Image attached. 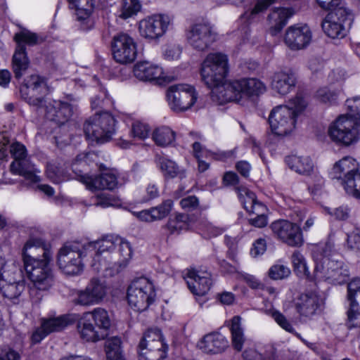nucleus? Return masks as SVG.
<instances>
[{
	"instance_id": "1",
	"label": "nucleus",
	"mask_w": 360,
	"mask_h": 360,
	"mask_svg": "<svg viewBox=\"0 0 360 360\" xmlns=\"http://www.w3.org/2000/svg\"><path fill=\"white\" fill-rule=\"evenodd\" d=\"M95 248L97 257L91 267L105 276L117 274L120 268L127 265L132 255L129 243L118 236H108L101 240L92 241L89 245V251Z\"/></svg>"
},
{
	"instance_id": "2",
	"label": "nucleus",
	"mask_w": 360,
	"mask_h": 360,
	"mask_svg": "<svg viewBox=\"0 0 360 360\" xmlns=\"http://www.w3.org/2000/svg\"><path fill=\"white\" fill-rule=\"evenodd\" d=\"M306 106L304 98L297 96L289 101L288 105L274 108L269 117L271 131L281 136L290 134L295 128L297 117Z\"/></svg>"
},
{
	"instance_id": "3",
	"label": "nucleus",
	"mask_w": 360,
	"mask_h": 360,
	"mask_svg": "<svg viewBox=\"0 0 360 360\" xmlns=\"http://www.w3.org/2000/svg\"><path fill=\"white\" fill-rule=\"evenodd\" d=\"M74 243L63 247L58 253V264L59 268L68 275H77L83 271L84 263L91 259V264L97 257L96 248L89 251V245Z\"/></svg>"
},
{
	"instance_id": "4",
	"label": "nucleus",
	"mask_w": 360,
	"mask_h": 360,
	"mask_svg": "<svg viewBox=\"0 0 360 360\" xmlns=\"http://www.w3.org/2000/svg\"><path fill=\"white\" fill-rule=\"evenodd\" d=\"M50 260L42 259L36 265L25 268L32 285L29 294L32 302H39L44 293L53 285L54 279L51 269L49 266Z\"/></svg>"
},
{
	"instance_id": "5",
	"label": "nucleus",
	"mask_w": 360,
	"mask_h": 360,
	"mask_svg": "<svg viewBox=\"0 0 360 360\" xmlns=\"http://www.w3.org/2000/svg\"><path fill=\"white\" fill-rule=\"evenodd\" d=\"M328 133L333 141L345 146L352 145L360 139V118L340 115L330 124Z\"/></svg>"
},
{
	"instance_id": "6",
	"label": "nucleus",
	"mask_w": 360,
	"mask_h": 360,
	"mask_svg": "<svg viewBox=\"0 0 360 360\" xmlns=\"http://www.w3.org/2000/svg\"><path fill=\"white\" fill-rule=\"evenodd\" d=\"M115 120L108 112L96 113L89 117L84 124L86 139L102 143L108 141L115 133Z\"/></svg>"
},
{
	"instance_id": "7",
	"label": "nucleus",
	"mask_w": 360,
	"mask_h": 360,
	"mask_svg": "<svg viewBox=\"0 0 360 360\" xmlns=\"http://www.w3.org/2000/svg\"><path fill=\"white\" fill-rule=\"evenodd\" d=\"M227 56L219 52L209 53L201 65L202 80L207 86L222 82L228 73Z\"/></svg>"
},
{
	"instance_id": "8",
	"label": "nucleus",
	"mask_w": 360,
	"mask_h": 360,
	"mask_svg": "<svg viewBox=\"0 0 360 360\" xmlns=\"http://www.w3.org/2000/svg\"><path fill=\"white\" fill-rule=\"evenodd\" d=\"M139 360H163L167 356V345L158 328H150L139 345Z\"/></svg>"
},
{
	"instance_id": "9",
	"label": "nucleus",
	"mask_w": 360,
	"mask_h": 360,
	"mask_svg": "<svg viewBox=\"0 0 360 360\" xmlns=\"http://www.w3.org/2000/svg\"><path fill=\"white\" fill-rule=\"evenodd\" d=\"M155 292L153 283L146 278L132 281L127 289L129 304L136 311H144L154 301Z\"/></svg>"
},
{
	"instance_id": "10",
	"label": "nucleus",
	"mask_w": 360,
	"mask_h": 360,
	"mask_svg": "<svg viewBox=\"0 0 360 360\" xmlns=\"http://www.w3.org/2000/svg\"><path fill=\"white\" fill-rule=\"evenodd\" d=\"M48 93L49 87L45 78L38 75L28 76L20 86L21 98L30 105L39 108L45 106V98Z\"/></svg>"
},
{
	"instance_id": "11",
	"label": "nucleus",
	"mask_w": 360,
	"mask_h": 360,
	"mask_svg": "<svg viewBox=\"0 0 360 360\" xmlns=\"http://www.w3.org/2000/svg\"><path fill=\"white\" fill-rule=\"evenodd\" d=\"M166 96L169 108L175 112H184L190 109L198 99L195 87L188 84L170 86L167 90Z\"/></svg>"
},
{
	"instance_id": "12",
	"label": "nucleus",
	"mask_w": 360,
	"mask_h": 360,
	"mask_svg": "<svg viewBox=\"0 0 360 360\" xmlns=\"http://www.w3.org/2000/svg\"><path fill=\"white\" fill-rule=\"evenodd\" d=\"M109 287L103 279L94 277L90 279L85 288L75 292L73 302L80 306L99 304L106 298Z\"/></svg>"
},
{
	"instance_id": "13",
	"label": "nucleus",
	"mask_w": 360,
	"mask_h": 360,
	"mask_svg": "<svg viewBox=\"0 0 360 360\" xmlns=\"http://www.w3.org/2000/svg\"><path fill=\"white\" fill-rule=\"evenodd\" d=\"M10 153L14 158L10 167L13 174L22 176L32 183L39 181L40 178L37 175L39 171L26 158L27 151L24 145L19 142L13 143L10 146Z\"/></svg>"
},
{
	"instance_id": "14",
	"label": "nucleus",
	"mask_w": 360,
	"mask_h": 360,
	"mask_svg": "<svg viewBox=\"0 0 360 360\" xmlns=\"http://www.w3.org/2000/svg\"><path fill=\"white\" fill-rule=\"evenodd\" d=\"M101 173L98 176L82 175L79 181L91 191L99 189L114 190L125 183L124 177H121L116 170L108 169L101 165Z\"/></svg>"
},
{
	"instance_id": "15",
	"label": "nucleus",
	"mask_w": 360,
	"mask_h": 360,
	"mask_svg": "<svg viewBox=\"0 0 360 360\" xmlns=\"http://www.w3.org/2000/svg\"><path fill=\"white\" fill-rule=\"evenodd\" d=\"M187 43L198 51L207 50L216 40L217 34L212 27L207 23H195L186 32Z\"/></svg>"
},
{
	"instance_id": "16",
	"label": "nucleus",
	"mask_w": 360,
	"mask_h": 360,
	"mask_svg": "<svg viewBox=\"0 0 360 360\" xmlns=\"http://www.w3.org/2000/svg\"><path fill=\"white\" fill-rule=\"evenodd\" d=\"M323 259L324 266L321 268L315 259L316 264L314 271L316 275L322 270L323 276L325 279L335 285H341L348 280L349 276V269L342 260L331 259L326 256Z\"/></svg>"
},
{
	"instance_id": "17",
	"label": "nucleus",
	"mask_w": 360,
	"mask_h": 360,
	"mask_svg": "<svg viewBox=\"0 0 360 360\" xmlns=\"http://www.w3.org/2000/svg\"><path fill=\"white\" fill-rule=\"evenodd\" d=\"M22 256L24 267L26 268L39 264L42 259L51 260L52 252L41 239L30 238L24 245Z\"/></svg>"
},
{
	"instance_id": "18",
	"label": "nucleus",
	"mask_w": 360,
	"mask_h": 360,
	"mask_svg": "<svg viewBox=\"0 0 360 360\" xmlns=\"http://www.w3.org/2000/svg\"><path fill=\"white\" fill-rule=\"evenodd\" d=\"M270 228L274 236L291 247H299L303 243L300 227L295 223L281 219L274 221Z\"/></svg>"
},
{
	"instance_id": "19",
	"label": "nucleus",
	"mask_w": 360,
	"mask_h": 360,
	"mask_svg": "<svg viewBox=\"0 0 360 360\" xmlns=\"http://www.w3.org/2000/svg\"><path fill=\"white\" fill-rule=\"evenodd\" d=\"M112 51L114 59L119 63H129L136 58L134 40L127 33L120 32L113 37Z\"/></svg>"
},
{
	"instance_id": "20",
	"label": "nucleus",
	"mask_w": 360,
	"mask_h": 360,
	"mask_svg": "<svg viewBox=\"0 0 360 360\" xmlns=\"http://www.w3.org/2000/svg\"><path fill=\"white\" fill-rule=\"evenodd\" d=\"M170 23L169 16L162 14L154 15L139 22V33L146 39H158L165 34Z\"/></svg>"
},
{
	"instance_id": "21",
	"label": "nucleus",
	"mask_w": 360,
	"mask_h": 360,
	"mask_svg": "<svg viewBox=\"0 0 360 360\" xmlns=\"http://www.w3.org/2000/svg\"><path fill=\"white\" fill-rule=\"evenodd\" d=\"M348 15L344 8H339L336 11H331L323 19L321 26L324 33L331 39H342L347 34L344 25Z\"/></svg>"
},
{
	"instance_id": "22",
	"label": "nucleus",
	"mask_w": 360,
	"mask_h": 360,
	"mask_svg": "<svg viewBox=\"0 0 360 360\" xmlns=\"http://www.w3.org/2000/svg\"><path fill=\"white\" fill-rule=\"evenodd\" d=\"M312 39L310 28L306 25H295L289 27L285 32L284 42L292 51L307 48Z\"/></svg>"
},
{
	"instance_id": "23",
	"label": "nucleus",
	"mask_w": 360,
	"mask_h": 360,
	"mask_svg": "<svg viewBox=\"0 0 360 360\" xmlns=\"http://www.w3.org/2000/svg\"><path fill=\"white\" fill-rule=\"evenodd\" d=\"M360 172L357 161L350 156H346L336 162L330 172L332 179L341 181L342 185L345 188L349 184V181Z\"/></svg>"
},
{
	"instance_id": "24",
	"label": "nucleus",
	"mask_w": 360,
	"mask_h": 360,
	"mask_svg": "<svg viewBox=\"0 0 360 360\" xmlns=\"http://www.w3.org/2000/svg\"><path fill=\"white\" fill-rule=\"evenodd\" d=\"M237 84L236 79L229 82H226L224 79L222 82L213 85V86H208L212 89V99L219 104L231 101L237 103L241 101V96Z\"/></svg>"
},
{
	"instance_id": "25",
	"label": "nucleus",
	"mask_w": 360,
	"mask_h": 360,
	"mask_svg": "<svg viewBox=\"0 0 360 360\" xmlns=\"http://www.w3.org/2000/svg\"><path fill=\"white\" fill-rule=\"evenodd\" d=\"M133 72L134 77L141 81L155 82L161 84L167 79L162 68L149 61L136 63L134 66Z\"/></svg>"
},
{
	"instance_id": "26",
	"label": "nucleus",
	"mask_w": 360,
	"mask_h": 360,
	"mask_svg": "<svg viewBox=\"0 0 360 360\" xmlns=\"http://www.w3.org/2000/svg\"><path fill=\"white\" fill-rule=\"evenodd\" d=\"M186 281L191 292L198 296L205 295L212 285L211 275L206 271L188 270Z\"/></svg>"
},
{
	"instance_id": "27",
	"label": "nucleus",
	"mask_w": 360,
	"mask_h": 360,
	"mask_svg": "<svg viewBox=\"0 0 360 360\" xmlns=\"http://www.w3.org/2000/svg\"><path fill=\"white\" fill-rule=\"evenodd\" d=\"M69 6L75 11L77 20L82 23L83 30H89L93 26L91 16L95 8V0H68Z\"/></svg>"
},
{
	"instance_id": "28",
	"label": "nucleus",
	"mask_w": 360,
	"mask_h": 360,
	"mask_svg": "<svg viewBox=\"0 0 360 360\" xmlns=\"http://www.w3.org/2000/svg\"><path fill=\"white\" fill-rule=\"evenodd\" d=\"M75 110V106L68 102L53 101L46 105V115L48 119L63 124L72 117Z\"/></svg>"
},
{
	"instance_id": "29",
	"label": "nucleus",
	"mask_w": 360,
	"mask_h": 360,
	"mask_svg": "<svg viewBox=\"0 0 360 360\" xmlns=\"http://www.w3.org/2000/svg\"><path fill=\"white\" fill-rule=\"evenodd\" d=\"M320 306L321 300L318 295L313 292L300 295L295 303V307L299 314L307 318L315 315Z\"/></svg>"
},
{
	"instance_id": "30",
	"label": "nucleus",
	"mask_w": 360,
	"mask_h": 360,
	"mask_svg": "<svg viewBox=\"0 0 360 360\" xmlns=\"http://www.w3.org/2000/svg\"><path fill=\"white\" fill-rule=\"evenodd\" d=\"M199 348L207 354H218L229 347L227 339L219 333L205 335L198 344Z\"/></svg>"
},
{
	"instance_id": "31",
	"label": "nucleus",
	"mask_w": 360,
	"mask_h": 360,
	"mask_svg": "<svg viewBox=\"0 0 360 360\" xmlns=\"http://www.w3.org/2000/svg\"><path fill=\"white\" fill-rule=\"evenodd\" d=\"M295 84L296 78L292 73L281 71L274 75L271 88L280 95L284 96L293 90Z\"/></svg>"
},
{
	"instance_id": "32",
	"label": "nucleus",
	"mask_w": 360,
	"mask_h": 360,
	"mask_svg": "<svg viewBox=\"0 0 360 360\" xmlns=\"http://www.w3.org/2000/svg\"><path fill=\"white\" fill-rule=\"evenodd\" d=\"M241 101L244 98L259 96L266 91V86L256 78H242L236 79Z\"/></svg>"
},
{
	"instance_id": "33",
	"label": "nucleus",
	"mask_w": 360,
	"mask_h": 360,
	"mask_svg": "<svg viewBox=\"0 0 360 360\" xmlns=\"http://www.w3.org/2000/svg\"><path fill=\"white\" fill-rule=\"evenodd\" d=\"M288 167L296 173L310 176L314 172V164L309 156L289 155L285 158Z\"/></svg>"
},
{
	"instance_id": "34",
	"label": "nucleus",
	"mask_w": 360,
	"mask_h": 360,
	"mask_svg": "<svg viewBox=\"0 0 360 360\" xmlns=\"http://www.w3.org/2000/svg\"><path fill=\"white\" fill-rule=\"evenodd\" d=\"M292 15L289 9L277 8L274 9L268 15L267 22L269 32L276 35L287 24L288 20Z\"/></svg>"
},
{
	"instance_id": "35",
	"label": "nucleus",
	"mask_w": 360,
	"mask_h": 360,
	"mask_svg": "<svg viewBox=\"0 0 360 360\" xmlns=\"http://www.w3.org/2000/svg\"><path fill=\"white\" fill-rule=\"evenodd\" d=\"M46 174L47 178L54 184H59L70 179L68 166L62 161L49 162L46 165Z\"/></svg>"
},
{
	"instance_id": "36",
	"label": "nucleus",
	"mask_w": 360,
	"mask_h": 360,
	"mask_svg": "<svg viewBox=\"0 0 360 360\" xmlns=\"http://www.w3.org/2000/svg\"><path fill=\"white\" fill-rule=\"evenodd\" d=\"M30 60L27 56L25 46H16L12 58V70L16 79H20L28 69Z\"/></svg>"
},
{
	"instance_id": "37",
	"label": "nucleus",
	"mask_w": 360,
	"mask_h": 360,
	"mask_svg": "<svg viewBox=\"0 0 360 360\" xmlns=\"http://www.w3.org/2000/svg\"><path fill=\"white\" fill-rule=\"evenodd\" d=\"M77 328L81 338L86 342H97L105 337L104 334L96 330L90 319L84 315L79 320Z\"/></svg>"
},
{
	"instance_id": "38",
	"label": "nucleus",
	"mask_w": 360,
	"mask_h": 360,
	"mask_svg": "<svg viewBox=\"0 0 360 360\" xmlns=\"http://www.w3.org/2000/svg\"><path fill=\"white\" fill-rule=\"evenodd\" d=\"M229 329L231 333V343L234 349L240 352L245 342L243 328L241 326V318L238 316H233L229 321Z\"/></svg>"
},
{
	"instance_id": "39",
	"label": "nucleus",
	"mask_w": 360,
	"mask_h": 360,
	"mask_svg": "<svg viewBox=\"0 0 360 360\" xmlns=\"http://www.w3.org/2000/svg\"><path fill=\"white\" fill-rule=\"evenodd\" d=\"M122 345V342L119 337L108 338L104 345L106 360H126Z\"/></svg>"
},
{
	"instance_id": "40",
	"label": "nucleus",
	"mask_w": 360,
	"mask_h": 360,
	"mask_svg": "<svg viewBox=\"0 0 360 360\" xmlns=\"http://www.w3.org/2000/svg\"><path fill=\"white\" fill-rule=\"evenodd\" d=\"M152 136L157 145L165 147L174 141L176 134L170 127L160 126L155 129Z\"/></svg>"
},
{
	"instance_id": "41",
	"label": "nucleus",
	"mask_w": 360,
	"mask_h": 360,
	"mask_svg": "<svg viewBox=\"0 0 360 360\" xmlns=\"http://www.w3.org/2000/svg\"><path fill=\"white\" fill-rule=\"evenodd\" d=\"M291 262L293 270L297 276L302 278L311 280L312 278L307 261L304 255L298 250H295L291 255Z\"/></svg>"
},
{
	"instance_id": "42",
	"label": "nucleus",
	"mask_w": 360,
	"mask_h": 360,
	"mask_svg": "<svg viewBox=\"0 0 360 360\" xmlns=\"http://www.w3.org/2000/svg\"><path fill=\"white\" fill-rule=\"evenodd\" d=\"M188 216L184 214H176L170 217L166 224V229L170 234H179L182 231L188 230Z\"/></svg>"
},
{
	"instance_id": "43",
	"label": "nucleus",
	"mask_w": 360,
	"mask_h": 360,
	"mask_svg": "<svg viewBox=\"0 0 360 360\" xmlns=\"http://www.w3.org/2000/svg\"><path fill=\"white\" fill-rule=\"evenodd\" d=\"M69 323V319L65 315L42 319L41 321L43 328L47 332L48 335L63 330L68 326Z\"/></svg>"
},
{
	"instance_id": "44",
	"label": "nucleus",
	"mask_w": 360,
	"mask_h": 360,
	"mask_svg": "<svg viewBox=\"0 0 360 360\" xmlns=\"http://www.w3.org/2000/svg\"><path fill=\"white\" fill-rule=\"evenodd\" d=\"M274 321L285 330L294 333L301 341L307 346L309 349L312 350H315L316 349V346L314 343L309 342L304 340L300 334L295 332L294 328L290 321L285 318V316L278 311H275L272 312L271 314Z\"/></svg>"
},
{
	"instance_id": "45",
	"label": "nucleus",
	"mask_w": 360,
	"mask_h": 360,
	"mask_svg": "<svg viewBox=\"0 0 360 360\" xmlns=\"http://www.w3.org/2000/svg\"><path fill=\"white\" fill-rule=\"evenodd\" d=\"M84 315L87 318L91 316L99 329L108 330L110 326L111 322L108 313L103 308H95L91 311L86 312Z\"/></svg>"
},
{
	"instance_id": "46",
	"label": "nucleus",
	"mask_w": 360,
	"mask_h": 360,
	"mask_svg": "<svg viewBox=\"0 0 360 360\" xmlns=\"http://www.w3.org/2000/svg\"><path fill=\"white\" fill-rule=\"evenodd\" d=\"M236 190L240 201L247 212L252 211L256 205L262 204L257 200L255 194L248 188L238 186Z\"/></svg>"
},
{
	"instance_id": "47",
	"label": "nucleus",
	"mask_w": 360,
	"mask_h": 360,
	"mask_svg": "<svg viewBox=\"0 0 360 360\" xmlns=\"http://www.w3.org/2000/svg\"><path fill=\"white\" fill-rule=\"evenodd\" d=\"M250 214L255 215V217L250 219V224L258 228H262L266 226L268 223L267 213L268 209L264 204H257L254 206Z\"/></svg>"
},
{
	"instance_id": "48",
	"label": "nucleus",
	"mask_w": 360,
	"mask_h": 360,
	"mask_svg": "<svg viewBox=\"0 0 360 360\" xmlns=\"http://www.w3.org/2000/svg\"><path fill=\"white\" fill-rule=\"evenodd\" d=\"M141 7L139 0H122L118 16L123 20L132 18L138 13Z\"/></svg>"
},
{
	"instance_id": "49",
	"label": "nucleus",
	"mask_w": 360,
	"mask_h": 360,
	"mask_svg": "<svg viewBox=\"0 0 360 360\" xmlns=\"http://www.w3.org/2000/svg\"><path fill=\"white\" fill-rule=\"evenodd\" d=\"M157 162L165 177L174 178L181 172L175 162L165 157H159Z\"/></svg>"
},
{
	"instance_id": "50",
	"label": "nucleus",
	"mask_w": 360,
	"mask_h": 360,
	"mask_svg": "<svg viewBox=\"0 0 360 360\" xmlns=\"http://www.w3.org/2000/svg\"><path fill=\"white\" fill-rule=\"evenodd\" d=\"M339 92L328 86L320 88L316 91V98L321 103L327 104L335 103L338 99Z\"/></svg>"
},
{
	"instance_id": "51",
	"label": "nucleus",
	"mask_w": 360,
	"mask_h": 360,
	"mask_svg": "<svg viewBox=\"0 0 360 360\" xmlns=\"http://www.w3.org/2000/svg\"><path fill=\"white\" fill-rule=\"evenodd\" d=\"M243 356L244 360H276L274 349L267 351L264 355L255 349H250L245 350Z\"/></svg>"
},
{
	"instance_id": "52",
	"label": "nucleus",
	"mask_w": 360,
	"mask_h": 360,
	"mask_svg": "<svg viewBox=\"0 0 360 360\" xmlns=\"http://www.w3.org/2000/svg\"><path fill=\"white\" fill-rule=\"evenodd\" d=\"M268 274L273 280H282L288 278L290 275L291 271L288 266L277 263L271 266Z\"/></svg>"
},
{
	"instance_id": "53",
	"label": "nucleus",
	"mask_w": 360,
	"mask_h": 360,
	"mask_svg": "<svg viewBox=\"0 0 360 360\" xmlns=\"http://www.w3.org/2000/svg\"><path fill=\"white\" fill-rule=\"evenodd\" d=\"M173 202L172 200H166L157 207L151 208L152 215L155 220H160L166 217L172 210Z\"/></svg>"
},
{
	"instance_id": "54",
	"label": "nucleus",
	"mask_w": 360,
	"mask_h": 360,
	"mask_svg": "<svg viewBox=\"0 0 360 360\" xmlns=\"http://www.w3.org/2000/svg\"><path fill=\"white\" fill-rule=\"evenodd\" d=\"M349 302H360V278L352 279L347 285Z\"/></svg>"
},
{
	"instance_id": "55",
	"label": "nucleus",
	"mask_w": 360,
	"mask_h": 360,
	"mask_svg": "<svg viewBox=\"0 0 360 360\" xmlns=\"http://www.w3.org/2000/svg\"><path fill=\"white\" fill-rule=\"evenodd\" d=\"M14 39L17 43V46L20 45L25 46L24 44L32 46L37 43V36L34 33L28 31H22L15 34Z\"/></svg>"
},
{
	"instance_id": "56",
	"label": "nucleus",
	"mask_w": 360,
	"mask_h": 360,
	"mask_svg": "<svg viewBox=\"0 0 360 360\" xmlns=\"http://www.w3.org/2000/svg\"><path fill=\"white\" fill-rule=\"evenodd\" d=\"M120 200L117 198L108 193H101L98 195L94 201L96 206H100L103 208L110 206H117L120 205Z\"/></svg>"
},
{
	"instance_id": "57",
	"label": "nucleus",
	"mask_w": 360,
	"mask_h": 360,
	"mask_svg": "<svg viewBox=\"0 0 360 360\" xmlns=\"http://www.w3.org/2000/svg\"><path fill=\"white\" fill-rule=\"evenodd\" d=\"M347 316L350 326L360 327V302H349Z\"/></svg>"
},
{
	"instance_id": "58",
	"label": "nucleus",
	"mask_w": 360,
	"mask_h": 360,
	"mask_svg": "<svg viewBox=\"0 0 360 360\" xmlns=\"http://www.w3.org/2000/svg\"><path fill=\"white\" fill-rule=\"evenodd\" d=\"M345 191L356 198L360 199V172L349 181V184L345 188Z\"/></svg>"
},
{
	"instance_id": "59",
	"label": "nucleus",
	"mask_w": 360,
	"mask_h": 360,
	"mask_svg": "<svg viewBox=\"0 0 360 360\" xmlns=\"http://www.w3.org/2000/svg\"><path fill=\"white\" fill-rule=\"evenodd\" d=\"M200 230L203 232V234L206 235L207 237H215L221 235L224 232L222 228L216 226L208 221H202L201 223Z\"/></svg>"
},
{
	"instance_id": "60",
	"label": "nucleus",
	"mask_w": 360,
	"mask_h": 360,
	"mask_svg": "<svg viewBox=\"0 0 360 360\" xmlns=\"http://www.w3.org/2000/svg\"><path fill=\"white\" fill-rule=\"evenodd\" d=\"M131 133L134 137L144 139L148 136V126L140 122H135L132 124Z\"/></svg>"
},
{
	"instance_id": "61",
	"label": "nucleus",
	"mask_w": 360,
	"mask_h": 360,
	"mask_svg": "<svg viewBox=\"0 0 360 360\" xmlns=\"http://www.w3.org/2000/svg\"><path fill=\"white\" fill-rule=\"evenodd\" d=\"M310 176H311V182L310 183L309 188L311 191L312 193H316L323 186L324 180L323 177L319 174V172H317L316 167L314 168V173H311Z\"/></svg>"
},
{
	"instance_id": "62",
	"label": "nucleus",
	"mask_w": 360,
	"mask_h": 360,
	"mask_svg": "<svg viewBox=\"0 0 360 360\" xmlns=\"http://www.w3.org/2000/svg\"><path fill=\"white\" fill-rule=\"evenodd\" d=\"M182 49L179 45H169L168 46L165 52L164 57L167 60H178L181 54Z\"/></svg>"
},
{
	"instance_id": "63",
	"label": "nucleus",
	"mask_w": 360,
	"mask_h": 360,
	"mask_svg": "<svg viewBox=\"0 0 360 360\" xmlns=\"http://www.w3.org/2000/svg\"><path fill=\"white\" fill-rule=\"evenodd\" d=\"M198 205V199L194 195L188 196L180 201L181 208L187 211H192L196 209Z\"/></svg>"
},
{
	"instance_id": "64",
	"label": "nucleus",
	"mask_w": 360,
	"mask_h": 360,
	"mask_svg": "<svg viewBox=\"0 0 360 360\" xmlns=\"http://www.w3.org/2000/svg\"><path fill=\"white\" fill-rule=\"evenodd\" d=\"M266 250V242L264 238H258L253 243L250 253L254 257L263 255Z\"/></svg>"
}]
</instances>
